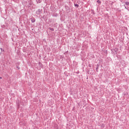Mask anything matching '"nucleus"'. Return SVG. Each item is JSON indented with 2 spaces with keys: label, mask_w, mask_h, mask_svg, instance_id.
Instances as JSON below:
<instances>
[{
  "label": "nucleus",
  "mask_w": 129,
  "mask_h": 129,
  "mask_svg": "<svg viewBox=\"0 0 129 129\" xmlns=\"http://www.w3.org/2000/svg\"><path fill=\"white\" fill-rule=\"evenodd\" d=\"M37 4H40L42 2V0H36Z\"/></svg>",
  "instance_id": "nucleus-4"
},
{
  "label": "nucleus",
  "mask_w": 129,
  "mask_h": 129,
  "mask_svg": "<svg viewBox=\"0 0 129 129\" xmlns=\"http://www.w3.org/2000/svg\"><path fill=\"white\" fill-rule=\"evenodd\" d=\"M98 68H99V65H98V64H97V68H96V72H98Z\"/></svg>",
  "instance_id": "nucleus-3"
},
{
  "label": "nucleus",
  "mask_w": 129,
  "mask_h": 129,
  "mask_svg": "<svg viewBox=\"0 0 129 129\" xmlns=\"http://www.w3.org/2000/svg\"><path fill=\"white\" fill-rule=\"evenodd\" d=\"M17 68L19 70V69H20V67H19V66H17Z\"/></svg>",
  "instance_id": "nucleus-10"
},
{
  "label": "nucleus",
  "mask_w": 129,
  "mask_h": 129,
  "mask_svg": "<svg viewBox=\"0 0 129 129\" xmlns=\"http://www.w3.org/2000/svg\"><path fill=\"white\" fill-rule=\"evenodd\" d=\"M42 13V10L38 9V11H36L37 15H40Z\"/></svg>",
  "instance_id": "nucleus-1"
},
{
  "label": "nucleus",
  "mask_w": 129,
  "mask_h": 129,
  "mask_svg": "<svg viewBox=\"0 0 129 129\" xmlns=\"http://www.w3.org/2000/svg\"><path fill=\"white\" fill-rule=\"evenodd\" d=\"M124 7H125V9L126 10H128V9H127V8H126V7H125V5H124Z\"/></svg>",
  "instance_id": "nucleus-9"
},
{
  "label": "nucleus",
  "mask_w": 129,
  "mask_h": 129,
  "mask_svg": "<svg viewBox=\"0 0 129 129\" xmlns=\"http://www.w3.org/2000/svg\"><path fill=\"white\" fill-rule=\"evenodd\" d=\"M31 22L32 23H35V22H36V19L35 18L31 19Z\"/></svg>",
  "instance_id": "nucleus-2"
},
{
  "label": "nucleus",
  "mask_w": 129,
  "mask_h": 129,
  "mask_svg": "<svg viewBox=\"0 0 129 129\" xmlns=\"http://www.w3.org/2000/svg\"><path fill=\"white\" fill-rule=\"evenodd\" d=\"M75 7H76V8H78V7H79V5H78V4H75Z\"/></svg>",
  "instance_id": "nucleus-7"
},
{
  "label": "nucleus",
  "mask_w": 129,
  "mask_h": 129,
  "mask_svg": "<svg viewBox=\"0 0 129 129\" xmlns=\"http://www.w3.org/2000/svg\"><path fill=\"white\" fill-rule=\"evenodd\" d=\"M97 3H98V4H101V2L100 1H99V0H98V1H97Z\"/></svg>",
  "instance_id": "nucleus-8"
},
{
  "label": "nucleus",
  "mask_w": 129,
  "mask_h": 129,
  "mask_svg": "<svg viewBox=\"0 0 129 129\" xmlns=\"http://www.w3.org/2000/svg\"><path fill=\"white\" fill-rule=\"evenodd\" d=\"M1 51H3V48H1Z\"/></svg>",
  "instance_id": "nucleus-11"
},
{
  "label": "nucleus",
  "mask_w": 129,
  "mask_h": 129,
  "mask_svg": "<svg viewBox=\"0 0 129 129\" xmlns=\"http://www.w3.org/2000/svg\"><path fill=\"white\" fill-rule=\"evenodd\" d=\"M49 30H50V31H54V28H49Z\"/></svg>",
  "instance_id": "nucleus-6"
},
{
  "label": "nucleus",
  "mask_w": 129,
  "mask_h": 129,
  "mask_svg": "<svg viewBox=\"0 0 129 129\" xmlns=\"http://www.w3.org/2000/svg\"><path fill=\"white\" fill-rule=\"evenodd\" d=\"M125 5L126 6H128L129 5V2H125Z\"/></svg>",
  "instance_id": "nucleus-5"
},
{
  "label": "nucleus",
  "mask_w": 129,
  "mask_h": 129,
  "mask_svg": "<svg viewBox=\"0 0 129 129\" xmlns=\"http://www.w3.org/2000/svg\"><path fill=\"white\" fill-rule=\"evenodd\" d=\"M0 79H2V77H0Z\"/></svg>",
  "instance_id": "nucleus-12"
}]
</instances>
